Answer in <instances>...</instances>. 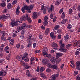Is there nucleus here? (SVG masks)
<instances>
[{
  "label": "nucleus",
  "instance_id": "obj_37",
  "mask_svg": "<svg viewBox=\"0 0 80 80\" xmlns=\"http://www.w3.org/2000/svg\"><path fill=\"white\" fill-rule=\"evenodd\" d=\"M1 7H4L6 6V4H5V2H2L1 4Z\"/></svg>",
  "mask_w": 80,
  "mask_h": 80
},
{
  "label": "nucleus",
  "instance_id": "obj_56",
  "mask_svg": "<svg viewBox=\"0 0 80 80\" xmlns=\"http://www.w3.org/2000/svg\"><path fill=\"white\" fill-rule=\"evenodd\" d=\"M41 52L40 50H36L35 51V53H40Z\"/></svg>",
  "mask_w": 80,
  "mask_h": 80
},
{
  "label": "nucleus",
  "instance_id": "obj_19",
  "mask_svg": "<svg viewBox=\"0 0 80 80\" xmlns=\"http://www.w3.org/2000/svg\"><path fill=\"white\" fill-rule=\"evenodd\" d=\"M25 29H23L22 30L21 32V35L20 36L21 37H24L25 33Z\"/></svg>",
  "mask_w": 80,
  "mask_h": 80
},
{
  "label": "nucleus",
  "instance_id": "obj_26",
  "mask_svg": "<svg viewBox=\"0 0 80 80\" xmlns=\"http://www.w3.org/2000/svg\"><path fill=\"white\" fill-rule=\"evenodd\" d=\"M22 29H23V28H22V27H18L17 28V31H18V32H20V30H22Z\"/></svg>",
  "mask_w": 80,
  "mask_h": 80
},
{
  "label": "nucleus",
  "instance_id": "obj_43",
  "mask_svg": "<svg viewBox=\"0 0 80 80\" xmlns=\"http://www.w3.org/2000/svg\"><path fill=\"white\" fill-rule=\"evenodd\" d=\"M11 45H13L14 43L15 42V41H14V40H13L11 39Z\"/></svg>",
  "mask_w": 80,
  "mask_h": 80
},
{
  "label": "nucleus",
  "instance_id": "obj_35",
  "mask_svg": "<svg viewBox=\"0 0 80 80\" xmlns=\"http://www.w3.org/2000/svg\"><path fill=\"white\" fill-rule=\"evenodd\" d=\"M40 75L43 78H46V76H45V75L44 74V73H41L40 74Z\"/></svg>",
  "mask_w": 80,
  "mask_h": 80
},
{
  "label": "nucleus",
  "instance_id": "obj_44",
  "mask_svg": "<svg viewBox=\"0 0 80 80\" xmlns=\"http://www.w3.org/2000/svg\"><path fill=\"white\" fill-rule=\"evenodd\" d=\"M62 60V59L61 58H60L59 59H58V60L57 61V64H58V63H60V61H61Z\"/></svg>",
  "mask_w": 80,
  "mask_h": 80
},
{
  "label": "nucleus",
  "instance_id": "obj_36",
  "mask_svg": "<svg viewBox=\"0 0 80 80\" xmlns=\"http://www.w3.org/2000/svg\"><path fill=\"white\" fill-rule=\"evenodd\" d=\"M46 57H47L48 58H52V55L50 54H47L46 55Z\"/></svg>",
  "mask_w": 80,
  "mask_h": 80
},
{
  "label": "nucleus",
  "instance_id": "obj_60",
  "mask_svg": "<svg viewBox=\"0 0 80 80\" xmlns=\"http://www.w3.org/2000/svg\"><path fill=\"white\" fill-rule=\"evenodd\" d=\"M30 60L31 61H34L35 60V58L34 57H32L31 58Z\"/></svg>",
  "mask_w": 80,
  "mask_h": 80
},
{
  "label": "nucleus",
  "instance_id": "obj_33",
  "mask_svg": "<svg viewBox=\"0 0 80 80\" xmlns=\"http://www.w3.org/2000/svg\"><path fill=\"white\" fill-rule=\"evenodd\" d=\"M55 60H56V58H51L50 59V61L51 62H55Z\"/></svg>",
  "mask_w": 80,
  "mask_h": 80
},
{
  "label": "nucleus",
  "instance_id": "obj_45",
  "mask_svg": "<svg viewBox=\"0 0 80 80\" xmlns=\"http://www.w3.org/2000/svg\"><path fill=\"white\" fill-rule=\"evenodd\" d=\"M47 66L48 68H52V65L50 63H49L47 65Z\"/></svg>",
  "mask_w": 80,
  "mask_h": 80
},
{
  "label": "nucleus",
  "instance_id": "obj_59",
  "mask_svg": "<svg viewBox=\"0 0 80 80\" xmlns=\"http://www.w3.org/2000/svg\"><path fill=\"white\" fill-rule=\"evenodd\" d=\"M7 12V9H4V10L2 12L4 13H5Z\"/></svg>",
  "mask_w": 80,
  "mask_h": 80
},
{
  "label": "nucleus",
  "instance_id": "obj_40",
  "mask_svg": "<svg viewBox=\"0 0 80 80\" xmlns=\"http://www.w3.org/2000/svg\"><path fill=\"white\" fill-rule=\"evenodd\" d=\"M34 6L33 5H31L30 6H29L28 7V8L30 9L31 10H32V9H33V8Z\"/></svg>",
  "mask_w": 80,
  "mask_h": 80
},
{
  "label": "nucleus",
  "instance_id": "obj_54",
  "mask_svg": "<svg viewBox=\"0 0 80 80\" xmlns=\"http://www.w3.org/2000/svg\"><path fill=\"white\" fill-rule=\"evenodd\" d=\"M50 18L51 19H53V13H52L50 15Z\"/></svg>",
  "mask_w": 80,
  "mask_h": 80
},
{
  "label": "nucleus",
  "instance_id": "obj_24",
  "mask_svg": "<svg viewBox=\"0 0 80 80\" xmlns=\"http://www.w3.org/2000/svg\"><path fill=\"white\" fill-rule=\"evenodd\" d=\"M57 68L58 67L57 65L54 64L52 65L51 68H52L53 69H57Z\"/></svg>",
  "mask_w": 80,
  "mask_h": 80
},
{
  "label": "nucleus",
  "instance_id": "obj_7",
  "mask_svg": "<svg viewBox=\"0 0 80 80\" xmlns=\"http://www.w3.org/2000/svg\"><path fill=\"white\" fill-rule=\"evenodd\" d=\"M7 16H5V15H2L1 16L2 19H7V18H10V15L6 14Z\"/></svg>",
  "mask_w": 80,
  "mask_h": 80
},
{
  "label": "nucleus",
  "instance_id": "obj_15",
  "mask_svg": "<svg viewBox=\"0 0 80 80\" xmlns=\"http://www.w3.org/2000/svg\"><path fill=\"white\" fill-rule=\"evenodd\" d=\"M16 59L17 60H19V61H21V60H23L22 59V56L20 55H18L16 57Z\"/></svg>",
  "mask_w": 80,
  "mask_h": 80
},
{
  "label": "nucleus",
  "instance_id": "obj_62",
  "mask_svg": "<svg viewBox=\"0 0 80 80\" xmlns=\"http://www.w3.org/2000/svg\"><path fill=\"white\" fill-rule=\"evenodd\" d=\"M24 7L26 10H27L28 9V5H27L24 6Z\"/></svg>",
  "mask_w": 80,
  "mask_h": 80
},
{
  "label": "nucleus",
  "instance_id": "obj_12",
  "mask_svg": "<svg viewBox=\"0 0 80 80\" xmlns=\"http://www.w3.org/2000/svg\"><path fill=\"white\" fill-rule=\"evenodd\" d=\"M47 9H48V7H45V6L43 5H41V10H47Z\"/></svg>",
  "mask_w": 80,
  "mask_h": 80
},
{
  "label": "nucleus",
  "instance_id": "obj_53",
  "mask_svg": "<svg viewBox=\"0 0 80 80\" xmlns=\"http://www.w3.org/2000/svg\"><path fill=\"white\" fill-rule=\"evenodd\" d=\"M73 11H72V9L71 8H70L69 10V14H72V12Z\"/></svg>",
  "mask_w": 80,
  "mask_h": 80
},
{
  "label": "nucleus",
  "instance_id": "obj_48",
  "mask_svg": "<svg viewBox=\"0 0 80 80\" xmlns=\"http://www.w3.org/2000/svg\"><path fill=\"white\" fill-rule=\"evenodd\" d=\"M48 18L47 16H45L44 18V21L47 22Z\"/></svg>",
  "mask_w": 80,
  "mask_h": 80
},
{
  "label": "nucleus",
  "instance_id": "obj_4",
  "mask_svg": "<svg viewBox=\"0 0 80 80\" xmlns=\"http://www.w3.org/2000/svg\"><path fill=\"white\" fill-rule=\"evenodd\" d=\"M10 24L12 27H13L14 26H17V25H18V22H15V20H12L11 21Z\"/></svg>",
  "mask_w": 80,
  "mask_h": 80
},
{
  "label": "nucleus",
  "instance_id": "obj_32",
  "mask_svg": "<svg viewBox=\"0 0 80 80\" xmlns=\"http://www.w3.org/2000/svg\"><path fill=\"white\" fill-rule=\"evenodd\" d=\"M46 71L48 73H50L52 72V70L49 68H48L46 69Z\"/></svg>",
  "mask_w": 80,
  "mask_h": 80
},
{
  "label": "nucleus",
  "instance_id": "obj_50",
  "mask_svg": "<svg viewBox=\"0 0 80 80\" xmlns=\"http://www.w3.org/2000/svg\"><path fill=\"white\" fill-rule=\"evenodd\" d=\"M7 7L8 9H10V8H11V4H10V3H9L7 5Z\"/></svg>",
  "mask_w": 80,
  "mask_h": 80
},
{
  "label": "nucleus",
  "instance_id": "obj_23",
  "mask_svg": "<svg viewBox=\"0 0 80 80\" xmlns=\"http://www.w3.org/2000/svg\"><path fill=\"white\" fill-rule=\"evenodd\" d=\"M20 63L21 65H23V67H25V66L26 64H27V63L23 61H20Z\"/></svg>",
  "mask_w": 80,
  "mask_h": 80
},
{
  "label": "nucleus",
  "instance_id": "obj_38",
  "mask_svg": "<svg viewBox=\"0 0 80 80\" xmlns=\"http://www.w3.org/2000/svg\"><path fill=\"white\" fill-rule=\"evenodd\" d=\"M42 50L43 51H45L47 52H48V48L47 47H44L43 48Z\"/></svg>",
  "mask_w": 80,
  "mask_h": 80
},
{
  "label": "nucleus",
  "instance_id": "obj_17",
  "mask_svg": "<svg viewBox=\"0 0 80 80\" xmlns=\"http://www.w3.org/2000/svg\"><path fill=\"white\" fill-rule=\"evenodd\" d=\"M23 20L24 21L25 20V16H22V18H21L20 19L19 23H22V22H23Z\"/></svg>",
  "mask_w": 80,
  "mask_h": 80
},
{
  "label": "nucleus",
  "instance_id": "obj_57",
  "mask_svg": "<svg viewBox=\"0 0 80 80\" xmlns=\"http://www.w3.org/2000/svg\"><path fill=\"white\" fill-rule=\"evenodd\" d=\"M29 43L28 44V47H30L32 46V43L30 42H28Z\"/></svg>",
  "mask_w": 80,
  "mask_h": 80
},
{
  "label": "nucleus",
  "instance_id": "obj_9",
  "mask_svg": "<svg viewBox=\"0 0 80 80\" xmlns=\"http://www.w3.org/2000/svg\"><path fill=\"white\" fill-rule=\"evenodd\" d=\"M74 44L73 45L74 47H77V46H79V44H80V42L76 40L74 41Z\"/></svg>",
  "mask_w": 80,
  "mask_h": 80
},
{
  "label": "nucleus",
  "instance_id": "obj_18",
  "mask_svg": "<svg viewBox=\"0 0 80 80\" xmlns=\"http://www.w3.org/2000/svg\"><path fill=\"white\" fill-rule=\"evenodd\" d=\"M49 32H50V28H48L46 29L45 31V35H47L49 33Z\"/></svg>",
  "mask_w": 80,
  "mask_h": 80
},
{
  "label": "nucleus",
  "instance_id": "obj_34",
  "mask_svg": "<svg viewBox=\"0 0 80 80\" xmlns=\"http://www.w3.org/2000/svg\"><path fill=\"white\" fill-rule=\"evenodd\" d=\"M45 70V68L44 67H42L40 68V72L41 73L42 72H43Z\"/></svg>",
  "mask_w": 80,
  "mask_h": 80
},
{
  "label": "nucleus",
  "instance_id": "obj_51",
  "mask_svg": "<svg viewBox=\"0 0 80 80\" xmlns=\"http://www.w3.org/2000/svg\"><path fill=\"white\" fill-rule=\"evenodd\" d=\"M79 54H80V52L79 51H76L75 52V55H78Z\"/></svg>",
  "mask_w": 80,
  "mask_h": 80
},
{
  "label": "nucleus",
  "instance_id": "obj_55",
  "mask_svg": "<svg viewBox=\"0 0 80 80\" xmlns=\"http://www.w3.org/2000/svg\"><path fill=\"white\" fill-rule=\"evenodd\" d=\"M17 2V0H14L12 2V5H15Z\"/></svg>",
  "mask_w": 80,
  "mask_h": 80
},
{
  "label": "nucleus",
  "instance_id": "obj_29",
  "mask_svg": "<svg viewBox=\"0 0 80 80\" xmlns=\"http://www.w3.org/2000/svg\"><path fill=\"white\" fill-rule=\"evenodd\" d=\"M26 75L27 77H30V73L29 71L27 70L26 71Z\"/></svg>",
  "mask_w": 80,
  "mask_h": 80
},
{
  "label": "nucleus",
  "instance_id": "obj_10",
  "mask_svg": "<svg viewBox=\"0 0 80 80\" xmlns=\"http://www.w3.org/2000/svg\"><path fill=\"white\" fill-rule=\"evenodd\" d=\"M59 28H60V26H59V25H56L53 29V32L56 33V32H57V31L56 30H57Z\"/></svg>",
  "mask_w": 80,
  "mask_h": 80
},
{
  "label": "nucleus",
  "instance_id": "obj_20",
  "mask_svg": "<svg viewBox=\"0 0 80 80\" xmlns=\"http://www.w3.org/2000/svg\"><path fill=\"white\" fill-rule=\"evenodd\" d=\"M32 35L30 34L29 36V37L28 39V43H30V42L32 41Z\"/></svg>",
  "mask_w": 80,
  "mask_h": 80
},
{
  "label": "nucleus",
  "instance_id": "obj_28",
  "mask_svg": "<svg viewBox=\"0 0 80 80\" xmlns=\"http://www.w3.org/2000/svg\"><path fill=\"white\" fill-rule=\"evenodd\" d=\"M65 18V13L64 12H63L61 16V18Z\"/></svg>",
  "mask_w": 80,
  "mask_h": 80
},
{
  "label": "nucleus",
  "instance_id": "obj_31",
  "mask_svg": "<svg viewBox=\"0 0 80 80\" xmlns=\"http://www.w3.org/2000/svg\"><path fill=\"white\" fill-rule=\"evenodd\" d=\"M72 46V44H69L66 46V48H70Z\"/></svg>",
  "mask_w": 80,
  "mask_h": 80
},
{
  "label": "nucleus",
  "instance_id": "obj_61",
  "mask_svg": "<svg viewBox=\"0 0 80 80\" xmlns=\"http://www.w3.org/2000/svg\"><path fill=\"white\" fill-rule=\"evenodd\" d=\"M22 25L23 26H22L21 27L23 29L26 27V24L25 23H23Z\"/></svg>",
  "mask_w": 80,
  "mask_h": 80
},
{
  "label": "nucleus",
  "instance_id": "obj_49",
  "mask_svg": "<svg viewBox=\"0 0 80 80\" xmlns=\"http://www.w3.org/2000/svg\"><path fill=\"white\" fill-rule=\"evenodd\" d=\"M78 74V71H75L74 72V76H76Z\"/></svg>",
  "mask_w": 80,
  "mask_h": 80
},
{
  "label": "nucleus",
  "instance_id": "obj_52",
  "mask_svg": "<svg viewBox=\"0 0 80 80\" xmlns=\"http://www.w3.org/2000/svg\"><path fill=\"white\" fill-rule=\"evenodd\" d=\"M69 36L67 34L66 36L65 37V40H68V39L69 38Z\"/></svg>",
  "mask_w": 80,
  "mask_h": 80
},
{
  "label": "nucleus",
  "instance_id": "obj_14",
  "mask_svg": "<svg viewBox=\"0 0 80 80\" xmlns=\"http://www.w3.org/2000/svg\"><path fill=\"white\" fill-rule=\"evenodd\" d=\"M38 15V14H37V12H35L33 14L32 18L34 19H35V18H37Z\"/></svg>",
  "mask_w": 80,
  "mask_h": 80
},
{
  "label": "nucleus",
  "instance_id": "obj_42",
  "mask_svg": "<svg viewBox=\"0 0 80 80\" xmlns=\"http://www.w3.org/2000/svg\"><path fill=\"white\" fill-rule=\"evenodd\" d=\"M62 29H59L57 30V31H56V33H60L61 32H62Z\"/></svg>",
  "mask_w": 80,
  "mask_h": 80
},
{
  "label": "nucleus",
  "instance_id": "obj_2",
  "mask_svg": "<svg viewBox=\"0 0 80 80\" xmlns=\"http://www.w3.org/2000/svg\"><path fill=\"white\" fill-rule=\"evenodd\" d=\"M59 50L62 52H66L67 51V49L65 47V45L62 44L60 47Z\"/></svg>",
  "mask_w": 80,
  "mask_h": 80
},
{
  "label": "nucleus",
  "instance_id": "obj_63",
  "mask_svg": "<svg viewBox=\"0 0 80 80\" xmlns=\"http://www.w3.org/2000/svg\"><path fill=\"white\" fill-rule=\"evenodd\" d=\"M63 12V9H61L59 12V13L61 14V13H62Z\"/></svg>",
  "mask_w": 80,
  "mask_h": 80
},
{
  "label": "nucleus",
  "instance_id": "obj_41",
  "mask_svg": "<svg viewBox=\"0 0 80 80\" xmlns=\"http://www.w3.org/2000/svg\"><path fill=\"white\" fill-rule=\"evenodd\" d=\"M76 78L77 80H80V75L76 76Z\"/></svg>",
  "mask_w": 80,
  "mask_h": 80
},
{
  "label": "nucleus",
  "instance_id": "obj_11",
  "mask_svg": "<svg viewBox=\"0 0 80 80\" xmlns=\"http://www.w3.org/2000/svg\"><path fill=\"white\" fill-rule=\"evenodd\" d=\"M43 65H46L48 63V59H44L42 60Z\"/></svg>",
  "mask_w": 80,
  "mask_h": 80
},
{
  "label": "nucleus",
  "instance_id": "obj_58",
  "mask_svg": "<svg viewBox=\"0 0 80 80\" xmlns=\"http://www.w3.org/2000/svg\"><path fill=\"white\" fill-rule=\"evenodd\" d=\"M8 49H9L8 47L6 46L5 47L4 50H5V51H7V50H8Z\"/></svg>",
  "mask_w": 80,
  "mask_h": 80
},
{
  "label": "nucleus",
  "instance_id": "obj_6",
  "mask_svg": "<svg viewBox=\"0 0 80 80\" xmlns=\"http://www.w3.org/2000/svg\"><path fill=\"white\" fill-rule=\"evenodd\" d=\"M54 10V6L53 5H52L50 8L48 9V13H51L52 11Z\"/></svg>",
  "mask_w": 80,
  "mask_h": 80
},
{
  "label": "nucleus",
  "instance_id": "obj_22",
  "mask_svg": "<svg viewBox=\"0 0 80 80\" xmlns=\"http://www.w3.org/2000/svg\"><path fill=\"white\" fill-rule=\"evenodd\" d=\"M61 1L62 0H57L56 1L55 3L56 5H60V2H61Z\"/></svg>",
  "mask_w": 80,
  "mask_h": 80
},
{
  "label": "nucleus",
  "instance_id": "obj_1",
  "mask_svg": "<svg viewBox=\"0 0 80 80\" xmlns=\"http://www.w3.org/2000/svg\"><path fill=\"white\" fill-rule=\"evenodd\" d=\"M22 59L25 60L24 61L25 62H28L29 61L28 57V53H25L24 54V56L22 57Z\"/></svg>",
  "mask_w": 80,
  "mask_h": 80
},
{
  "label": "nucleus",
  "instance_id": "obj_30",
  "mask_svg": "<svg viewBox=\"0 0 80 80\" xmlns=\"http://www.w3.org/2000/svg\"><path fill=\"white\" fill-rule=\"evenodd\" d=\"M24 67H26L25 68L26 69H28L29 68H31V66H28V64L27 63V64H26L25 66Z\"/></svg>",
  "mask_w": 80,
  "mask_h": 80
},
{
  "label": "nucleus",
  "instance_id": "obj_16",
  "mask_svg": "<svg viewBox=\"0 0 80 80\" xmlns=\"http://www.w3.org/2000/svg\"><path fill=\"white\" fill-rule=\"evenodd\" d=\"M19 10H20V7L18 6L16 10V14L17 15H19V14H20V12L19 11Z\"/></svg>",
  "mask_w": 80,
  "mask_h": 80
},
{
  "label": "nucleus",
  "instance_id": "obj_39",
  "mask_svg": "<svg viewBox=\"0 0 80 80\" xmlns=\"http://www.w3.org/2000/svg\"><path fill=\"white\" fill-rule=\"evenodd\" d=\"M43 24L44 26H47L48 25V22L47 21H44Z\"/></svg>",
  "mask_w": 80,
  "mask_h": 80
},
{
  "label": "nucleus",
  "instance_id": "obj_25",
  "mask_svg": "<svg viewBox=\"0 0 80 80\" xmlns=\"http://www.w3.org/2000/svg\"><path fill=\"white\" fill-rule=\"evenodd\" d=\"M67 19H64L61 22V23L62 24H65V23H66V22H67Z\"/></svg>",
  "mask_w": 80,
  "mask_h": 80
},
{
  "label": "nucleus",
  "instance_id": "obj_5",
  "mask_svg": "<svg viewBox=\"0 0 80 80\" xmlns=\"http://www.w3.org/2000/svg\"><path fill=\"white\" fill-rule=\"evenodd\" d=\"M25 19L26 20H27V21L29 23H32V19H31V18H30L28 17V15L27 14H26Z\"/></svg>",
  "mask_w": 80,
  "mask_h": 80
},
{
  "label": "nucleus",
  "instance_id": "obj_8",
  "mask_svg": "<svg viewBox=\"0 0 80 80\" xmlns=\"http://www.w3.org/2000/svg\"><path fill=\"white\" fill-rule=\"evenodd\" d=\"M63 55V54L62 53L60 52H58L56 53V58L57 59H58L60 58V57L62 56Z\"/></svg>",
  "mask_w": 80,
  "mask_h": 80
},
{
  "label": "nucleus",
  "instance_id": "obj_3",
  "mask_svg": "<svg viewBox=\"0 0 80 80\" xmlns=\"http://www.w3.org/2000/svg\"><path fill=\"white\" fill-rule=\"evenodd\" d=\"M58 74H54L51 77V78H52V79H49V80H56V78H57V80L58 79Z\"/></svg>",
  "mask_w": 80,
  "mask_h": 80
},
{
  "label": "nucleus",
  "instance_id": "obj_27",
  "mask_svg": "<svg viewBox=\"0 0 80 80\" xmlns=\"http://www.w3.org/2000/svg\"><path fill=\"white\" fill-rule=\"evenodd\" d=\"M42 52V55H43V56H45V55H47V52L45 51H43V50Z\"/></svg>",
  "mask_w": 80,
  "mask_h": 80
},
{
  "label": "nucleus",
  "instance_id": "obj_13",
  "mask_svg": "<svg viewBox=\"0 0 80 80\" xmlns=\"http://www.w3.org/2000/svg\"><path fill=\"white\" fill-rule=\"evenodd\" d=\"M50 36V37H52V38L53 39V40H55V38H56V36H55V35H54V33L53 32H52L51 33Z\"/></svg>",
  "mask_w": 80,
  "mask_h": 80
},
{
  "label": "nucleus",
  "instance_id": "obj_46",
  "mask_svg": "<svg viewBox=\"0 0 80 80\" xmlns=\"http://www.w3.org/2000/svg\"><path fill=\"white\" fill-rule=\"evenodd\" d=\"M3 76H4L3 72H0V77H3Z\"/></svg>",
  "mask_w": 80,
  "mask_h": 80
},
{
  "label": "nucleus",
  "instance_id": "obj_21",
  "mask_svg": "<svg viewBox=\"0 0 80 80\" xmlns=\"http://www.w3.org/2000/svg\"><path fill=\"white\" fill-rule=\"evenodd\" d=\"M52 43L53 44V45L52 46V48H57L58 47V45L57 43H54L53 42H52Z\"/></svg>",
  "mask_w": 80,
  "mask_h": 80
},
{
  "label": "nucleus",
  "instance_id": "obj_47",
  "mask_svg": "<svg viewBox=\"0 0 80 80\" xmlns=\"http://www.w3.org/2000/svg\"><path fill=\"white\" fill-rule=\"evenodd\" d=\"M72 27V25L70 24H68V29H70Z\"/></svg>",
  "mask_w": 80,
  "mask_h": 80
},
{
  "label": "nucleus",
  "instance_id": "obj_64",
  "mask_svg": "<svg viewBox=\"0 0 80 80\" xmlns=\"http://www.w3.org/2000/svg\"><path fill=\"white\" fill-rule=\"evenodd\" d=\"M77 9L79 11H80V5H79L77 7Z\"/></svg>",
  "mask_w": 80,
  "mask_h": 80
}]
</instances>
